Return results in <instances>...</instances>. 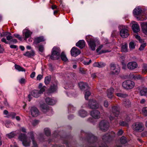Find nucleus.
Returning <instances> with one entry per match:
<instances>
[{
  "instance_id": "nucleus-17",
  "label": "nucleus",
  "mask_w": 147,
  "mask_h": 147,
  "mask_svg": "<svg viewBox=\"0 0 147 147\" xmlns=\"http://www.w3.org/2000/svg\"><path fill=\"white\" fill-rule=\"evenodd\" d=\"M31 114L33 117H36L39 115V111L36 107H32L30 109Z\"/></svg>"
},
{
  "instance_id": "nucleus-29",
  "label": "nucleus",
  "mask_w": 147,
  "mask_h": 147,
  "mask_svg": "<svg viewBox=\"0 0 147 147\" xmlns=\"http://www.w3.org/2000/svg\"><path fill=\"white\" fill-rule=\"evenodd\" d=\"M132 29L133 31L136 33L140 31V27L137 23L133 24L132 26Z\"/></svg>"
},
{
  "instance_id": "nucleus-2",
  "label": "nucleus",
  "mask_w": 147,
  "mask_h": 147,
  "mask_svg": "<svg viewBox=\"0 0 147 147\" xmlns=\"http://www.w3.org/2000/svg\"><path fill=\"white\" fill-rule=\"evenodd\" d=\"M132 128L136 132H140L144 130V125L142 123L136 122L133 124Z\"/></svg>"
},
{
  "instance_id": "nucleus-36",
  "label": "nucleus",
  "mask_w": 147,
  "mask_h": 147,
  "mask_svg": "<svg viewBox=\"0 0 147 147\" xmlns=\"http://www.w3.org/2000/svg\"><path fill=\"white\" fill-rule=\"evenodd\" d=\"M123 104L127 108L131 106V102L129 100H125L123 101Z\"/></svg>"
},
{
  "instance_id": "nucleus-54",
  "label": "nucleus",
  "mask_w": 147,
  "mask_h": 147,
  "mask_svg": "<svg viewBox=\"0 0 147 147\" xmlns=\"http://www.w3.org/2000/svg\"><path fill=\"white\" fill-rule=\"evenodd\" d=\"M146 43H143L142 44L140 47L139 48V49L140 51H142L143 50L144 48L146 46Z\"/></svg>"
},
{
  "instance_id": "nucleus-60",
  "label": "nucleus",
  "mask_w": 147,
  "mask_h": 147,
  "mask_svg": "<svg viewBox=\"0 0 147 147\" xmlns=\"http://www.w3.org/2000/svg\"><path fill=\"white\" fill-rule=\"evenodd\" d=\"M141 78V76L140 75H135V77L134 78V80H139Z\"/></svg>"
},
{
  "instance_id": "nucleus-16",
  "label": "nucleus",
  "mask_w": 147,
  "mask_h": 147,
  "mask_svg": "<svg viewBox=\"0 0 147 147\" xmlns=\"http://www.w3.org/2000/svg\"><path fill=\"white\" fill-rule=\"evenodd\" d=\"M104 46L105 45H100L96 50V52L98 53L99 54H101L110 52L111 51V50H102L100 51Z\"/></svg>"
},
{
  "instance_id": "nucleus-22",
  "label": "nucleus",
  "mask_w": 147,
  "mask_h": 147,
  "mask_svg": "<svg viewBox=\"0 0 147 147\" xmlns=\"http://www.w3.org/2000/svg\"><path fill=\"white\" fill-rule=\"evenodd\" d=\"M95 42L96 41L94 40L93 41H91L88 42V45L89 47L92 51L95 50V47L96 46Z\"/></svg>"
},
{
  "instance_id": "nucleus-11",
  "label": "nucleus",
  "mask_w": 147,
  "mask_h": 147,
  "mask_svg": "<svg viewBox=\"0 0 147 147\" xmlns=\"http://www.w3.org/2000/svg\"><path fill=\"white\" fill-rule=\"evenodd\" d=\"M40 93L38 90H35L32 91L28 96L29 101H30L32 99V96L35 98H37L40 96Z\"/></svg>"
},
{
  "instance_id": "nucleus-24",
  "label": "nucleus",
  "mask_w": 147,
  "mask_h": 147,
  "mask_svg": "<svg viewBox=\"0 0 147 147\" xmlns=\"http://www.w3.org/2000/svg\"><path fill=\"white\" fill-rule=\"evenodd\" d=\"M47 104L50 105H53L55 104L56 101L54 100L51 99L49 97L45 99Z\"/></svg>"
},
{
  "instance_id": "nucleus-28",
  "label": "nucleus",
  "mask_w": 147,
  "mask_h": 147,
  "mask_svg": "<svg viewBox=\"0 0 147 147\" xmlns=\"http://www.w3.org/2000/svg\"><path fill=\"white\" fill-rule=\"evenodd\" d=\"M23 55L28 57H31L34 56L35 52L33 50H32L30 51H27Z\"/></svg>"
},
{
  "instance_id": "nucleus-56",
  "label": "nucleus",
  "mask_w": 147,
  "mask_h": 147,
  "mask_svg": "<svg viewBox=\"0 0 147 147\" xmlns=\"http://www.w3.org/2000/svg\"><path fill=\"white\" fill-rule=\"evenodd\" d=\"M6 38L7 40H11L13 38V37L11 36V34H8L6 36Z\"/></svg>"
},
{
  "instance_id": "nucleus-47",
  "label": "nucleus",
  "mask_w": 147,
  "mask_h": 147,
  "mask_svg": "<svg viewBox=\"0 0 147 147\" xmlns=\"http://www.w3.org/2000/svg\"><path fill=\"white\" fill-rule=\"evenodd\" d=\"M147 72V65L146 64H144L142 67V72L145 74Z\"/></svg>"
},
{
  "instance_id": "nucleus-40",
  "label": "nucleus",
  "mask_w": 147,
  "mask_h": 147,
  "mask_svg": "<svg viewBox=\"0 0 147 147\" xmlns=\"http://www.w3.org/2000/svg\"><path fill=\"white\" fill-rule=\"evenodd\" d=\"M86 39L87 41L88 42H88L89 41H93L95 40L90 35H88L86 36Z\"/></svg>"
},
{
  "instance_id": "nucleus-32",
  "label": "nucleus",
  "mask_w": 147,
  "mask_h": 147,
  "mask_svg": "<svg viewBox=\"0 0 147 147\" xmlns=\"http://www.w3.org/2000/svg\"><path fill=\"white\" fill-rule=\"evenodd\" d=\"M88 138H89V140L90 142L92 141L93 142H94L97 140V138L93 135L92 134H89L88 136Z\"/></svg>"
},
{
  "instance_id": "nucleus-55",
  "label": "nucleus",
  "mask_w": 147,
  "mask_h": 147,
  "mask_svg": "<svg viewBox=\"0 0 147 147\" xmlns=\"http://www.w3.org/2000/svg\"><path fill=\"white\" fill-rule=\"evenodd\" d=\"M26 82L25 79L24 78H22L19 80L20 83L21 84H24Z\"/></svg>"
},
{
  "instance_id": "nucleus-4",
  "label": "nucleus",
  "mask_w": 147,
  "mask_h": 147,
  "mask_svg": "<svg viewBox=\"0 0 147 147\" xmlns=\"http://www.w3.org/2000/svg\"><path fill=\"white\" fill-rule=\"evenodd\" d=\"M112 113H110V115L109 116V118L111 121L114 120L115 117H117L119 113V109L117 107L114 106L112 107Z\"/></svg>"
},
{
  "instance_id": "nucleus-37",
  "label": "nucleus",
  "mask_w": 147,
  "mask_h": 147,
  "mask_svg": "<svg viewBox=\"0 0 147 147\" xmlns=\"http://www.w3.org/2000/svg\"><path fill=\"white\" fill-rule=\"evenodd\" d=\"M32 32L29 30H27L25 33V40H26L31 35Z\"/></svg>"
},
{
  "instance_id": "nucleus-39",
  "label": "nucleus",
  "mask_w": 147,
  "mask_h": 147,
  "mask_svg": "<svg viewBox=\"0 0 147 147\" xmlns=\"http://www.w3.org/2000/svg\"><path fill=\"white\" fill-rule=\"evenodd\" d=\"M57 89V87L56 86L53 85L51 86L50 88V92H53L55 91Z\"/></svg>"
},
{
  "instance_id": "nucleus-19",
  "label": "nucleus",
  "mask_w": 147,
  "mask_h": 147,
  "mask_svg": "<svg viewBox=\"0 0 147 147\" xmlns=\"http://www.w3.org/2000/svg\"><path fill=\"white\" fill-rule=\"evenodd\" d=\"M127 67L129 69H133L136 68L138 67V65L135 62H131L128 63Z\"/></svg>"
},
{
  "instance_id": "nucleus-61",
  "label": "nucleus",
  "mask_w": 147,
  "mask_h": 147,
  "mask_svg": "<svg viewBox=\"0 0 147 147\" xmlns=\"http://www.w3.org/2000/svg\"><path fill=\"white\" fill-rule=\"evenodd\" d=\"M14 36L16 38H18L19 40H22V38L19 35L17 34H14Z\"/></svg>"
},
{
  "instance_id": "nucleus-31",
  "label": "nucleus",
  "mask_w": 147,
  "mask_h": 147,
  "mask_svg": "<svg viewBox=\"0 0 147 147\" xmlns=\"http://www.w3.org/2000/svg\"><path fill=\"white\" fill-rule=\"evenodd\" d=\"M79 115L81 117H86L87 115V112L84 110L82 109L80 110L78 112Z\"/></svg>"
},
{
  "instance_id": "nucleus-26",
  "label": "nucleus",
  "mask_w": 147,
  "mask_h": 147,
  "mask_svg": "<svg viewBox=\"0 0 147 147\" xmlns=\"http://www.w3.org/2000/svg\"><path fill=\"white\" fill-rule=\"evenodd\" d=\"M76 45L80 49H82L85 46V42L84 40H80L76 43Z\"/></svg>"
},
{
  "instance_id": "nucleus-13",
  "label": "nucleus",
  "mask_w": 147,
  "mask_h": 147,
  "mask_svg": "<svg viewBox=\"0 0 147 147\" xmlns=\"http://www.w3.org/2000/svg\"><path fill=\"white\" fill-rule=\"evenodd\" d=\"M45 39L42 36L36 37L34 38L33 44L36 47L37 45L40 42L45 41Z\"/></svg>"
},
{
  "instance_id": "nucleus-10",
  "label": "nucleus",
  "mask_w": 147,
  "mask_h": 147,
  "mask_svg": "<svg viewBox=\"0 0 147 147\" xmlns=\"http://www.w3.org/2000/svg\"><path fill=\"white\" fill-rule=\"evenodd\" d=\"M142 11V10L140 7H136L134 10L133 13L134 16L138 19V20H142V19H140L137 17V16L139 15Z\"/></svg>"
},
{
  "instance_id": "nucleus-3",
  "label": "nucleus",
  "mask_w": 147,
  "mask_h": 147,
  "mask_svg": "<svg viewBox=\"0 0 147 147\" xmlns=\"http://www.w3.org/2000/svg\"><path fill=\"white\" fill-rule=\"evenodd\" d=\"M19 140L22 142L23 145L26 147L29 146L30 141L29 140L27 139L26 134H21L19 137Z\"/></svg>"
},
{
  "instance_id": "nucleus-41",
  "label": "nucleus",
  "mask_w": 147,
  "mask_h": 147,
  "mask_svg": "<svg viewBox=\"0 0 147 147\" xmlns=\"http://www.w3.org/2000/svg\"><path fill=\"white\" fill-rule=\"evenodd\" d=\"M16 115L15 113L12 112L9 113L8 115L6 116L7 118H9L11 117L12 119L15 118V116Z\"/></svg>"
},
{
  "instance_id": "nucleus-6",
  "label": "nucleus",
  "mask_w": 147,
  "mask_h": 147,
  "mask_svg": "<svg viewBox=\"0 0 147 147\" xmlns=\"http://www.w3.org/2000/svg\"><path fill=\"white\" fill-rule=\"evenodd\" d=\"M109 127V123L106 120H102L99 123V128L102 131H106L108 130Z\"/></svg>"
},
{
  "instance_id": "nucleus-58",
  "label": "nucleus",
  "mask_w": 147,
  "mask_h": 147,
  "mask_svg": "<svg viewBox=\"0 0 147 147\" xmlns=\"http://www.w3.org/2000/svg\"><path fill=\"white\" fill-rule=\"evenodd\" d=\"M135 75L134 73H131L129 75V78L132 79H134Z\"/></svg>"
},
{
  "instance_id": "nucleus-33",
  "label": "nucleus",
  "mask_w": 147,
  "mask_h": 147,
  "mask_svg": "<svg viewBox=\"0 0 147 147\" xmlns=\"http://www.w3.org/2000/svg\"><path fill=\"white\" fill-rule=\"evenodd\" d=\"M42 111L44 113L46 112L49 110V107L47 105L44 104L41 106Z\"/></svg>"
},
{
  "instance_id": "nucleus-45",
  "label": "nucleus",
  "mask_w": 147,
  "mask_h": 147,
  "mask_svg": "<svg viewBox=\"0 0 147 147\" xmlns=\"http://www.w3.org/2000/svg\"><path fill=\"white\" fill-rule=\"evenodd\" d=\"M73 86V84L71 83H67L65 85V89H68V88H72Z\"/></svg>"
},
{
  "instance_id": "nucleus-12",
  "label": "nucleus",
  "mask_w": 147,
  "mask_h": 147,
  "mask_svg": "<svg viewBox=\"0 0 147 147\" xmlns=\"http://www.w3.org/2000/svg\"><path fill=\"white\" fill-rule=\"evenodd\" d=\"M91 115L95 119H98L100 117V111L97 110L92 111L90 112Z\"/></svg>"
},
{
  "instance_id": "nucleus-5",
  "label": "nucleus",
  "mask_w": 147,
  "mask_h": 147,
  "mask_svg": "<svg viewBox=\"0 0 147 147\" xmlns=\"http://www.w3.org/2000/svg\"><path fill=\"white\" fill-rule=\"evenodd\" d=\"M112 133L113 134V136H111L109 134H107L106 135H104L102 137V139L104 142H105V144L103 145L102 144V146H100L99 147H107L106 142H109L113 138V137L115 136L114 133V132H112Z\"/></svg>"
},
{
  "instance_id": "nucleus-8",
  "label": "nucleus",
  "mask_w": 147,
  "mask_h": 147,
  "mask_svg": "<svg viewBox=\"0 0 147 147\" xmlns=\"http://www.w3.org/2000/svg\"><path fill=\"white\" fill-rule=\"evenodd\" d=\"M88 107L90 109H96L99 107V105L98 102L95 100L92 99L89 101Z\"/></svg>"
},
{
  "instance_id": "nucleus-44",
  "label": "nucleus",
  "mask_w": 147,
  "mask_h": 147,
  "mask_svg": "<svg viewBox=\"0 0 147 147\" xmlns=\"http://www.w3.org/2000/svg\"><path fill=\"white\" fill-rule=\"evenodd\" d=\"M129 45L130 49H133L135 48L136 44L134 42L132 41L129 43Z\"/></svg>"
},
{
  "instance_id": "nucleus-48",
  "label": "nucleus",
  "mask_w": 147,
  "mask_h": 147,
  "mask_svg": "<svg viewBox=\"0 0 147 147\" xmlns=\"http://www.w3.org/2000/svg\"><path fill=\"white\" fill-rule=\"evenodd\" d=\"M142 113L145 116L147 115V107H144L143 108Z\"/></svg>"
},
{
  "instance_id": "nucleus-53",
  "label": "nucleus",
  "mask_w": 147,
  "mask_h": 147,
  "mask_svg": "<svg viewBox=\"0 0 147 147\" xmlns=\"http://www.w3.org/2000/svg\"><path fill=\"white\" fill-rule=\"evenodd\" d=\"M38 50L39 51L42 52L44 50V46L42 45H40L38 47Z\"/></svg>"
},
{
  "instance_id": "nucleus-34",
  "label": "nucleus",
  "mask_w": 147,
  "mask_h": 147,
  "mask_svg": "<svg viewBox=\"0 0 147 147\" xmlns=\"http://www.w3.org/2000/svg\"><path fill=\"white\" fill-rule=\"evenodd\" d=\"M15 68L16 69L18 70L19 71L25 72L26 71L25 69L24 68L18 65L15 64Z\"/></svg>"
},
{
  "instance_id": "nucleus-15",
  "label": "nucleus",
  "mask_w": 147,
  "mask_h": 147,
  "mask_svg": "<svg viewBox=\"0 0 147 147\" xmlns=\"http://www.w3.org/2000/svg\"><path fill=\"white\" fill-rule=\"evenodd\" d=\"M71 55L74 57H76L80 53V51L75 47H73L71 50Z\"/></svg>"
},
{
  "instance_id": "nucleus-1",
  "label": "nucleus",
  "mask_w": 147,
  "mask_h": 147,
  "mask_svg": "<svg viewBox=\"0 0 147 147\" xmlns=\"http://www.w3.org/2000/svg\"><path fill=\"white\" fill-rule=\"evenodd\" d=\"M61 50L59 48L55 47L52 50L51 55L50 58L53 60L57 59L59 58Z\"/></svg>"
},
{
  "instance_id": "nucleus-27",
  "label": "nucleus",
  "mask_w": 147,
  "mask_h": 147,
  "mask_svg": "<svg viewBox=\"0 0 147 147\" xmlns=\"http://www.w3.org/2000/svg\"><path fill=\"white\" fill-rule=\"evenodd\" d=\"M30 136L32 140L33 146L32 147H38L37 144L34 140V134L33 132L30 133Z\"/></svg>"
},
{
  "instance_id": "nucleus-35",
  "label": "nucleus",
  "mask_w": 147,
  "mask_h": 147,
  "mask_svg": "<svg viewBox=\"0 0 147 147\" xmlns=\"http://www.w3.org/2000/svg\"><path fill=\"white\" fill-rule=\"evenodd\" d=\"M140 94L141 96H147V88H144L140 90Z\"/></svg>"
},
{
  "instance_id": "nucleus-52",
  "label": "nucleus",
  "mask_w": 147,
  "mask_h": 147,
  "mask_svg": "<svg viewBox=\"0 0 147 147\" xmlns=\"http://www.w3.org/2000/svg\"><path fill=\"white\" fill-rule=\"evenodd\" d=\"M68 109L70 112H72L75 110V108L72 105H70L68 107Z\"/></svg>"
},
{
  "instance_id": "nucleus-9",
  "label": "nucleus",
  "mask_w": 147,
  "mask_h": 147,
  "mask_svg": "<svg viewBox=\"0 0 147 147\" xmlns=\"http://www.w3.org/2000/svg\"><path fill=\"white\" fill-rule=\"evenodd\" d=\"M111 71L113 74H118L120 71V67L118 65L111 63L110 65Z\"/></svg>"
},
{
  "instance_id": "nucleus-59",
  "label": "nucleus",
  "mask_w": 147,
  "mask_h": 147,
  "mask_svg": "<svg viewBox=\"0 0 147 147\" xmlns=\"http://www.w3.org/2000/svg\"><path fill=\"white\" fill-rule=\"evenodd\" d=\"M42 78L43 76L42 75L39 74L36 77V80H40Z\"/></svg>"
},
{
  "instance_id": "nucleus-30",
  "label": "nucleus",
  "mask_w": 147,
  "mask_h": 147,
  "mask_svg": "<svg viewBox=\"0 0 147 147\" xmlns=\"http://www.w3.org/2000/svg\"><path fill=\"white\" fill-rule=\"evenodd\" d=\"M121 51L122 52H126L127 51V45L126 43H123L122 44Z\"/></svg>"
},
{
  "instance_id": "nucleus-49",
  "label": "nucleus",
  "mask_w": 147,
  "mask_h": 147,
  "mask_svg": "<svg viewBox=\"0 0 147 147\" xmlns=\"http://www.w3.org/2000/svg\"><path fill=\"white\" fill-rule=\"evenodd\" d=\"M7 136H8L9 138L10 139L13 138L15 136V134L13 132L7 134Z\"/></svg>"
},
{
  "instance_id": "nucleus-23",
  "label": "nucleus",
  "mask_w": 147,
  "mask_h": 147,
  "mask_svg": "<svg viewBox=\"0 0 147 147\" xmlns=\"http://www.w3.org/2000/svg\"><path fill=\"white\" fill-rule=\"evenodd\" d=\"M78 84L81 90H84L85 88L87 89L88 88V84L86 83L81 82L79 83Z\"/></svg>"
},
{
  "instance_id": "nucleus-57",
  "label": "nucleus",
  "mask_w": 147,
  "mask_h": 147,
  "mask_svg": "<svg viewBox=\"0 0 147 147\" xmlns=\"http://www.w3.org/2000/svg\"><path fill=\"white\" fill-rule=\"evenodd\" d=\"M45 86H43V87L39 91V92L40 93V94H41L42 93L44 92L45 91Z\"/></svg>"
},
{
  "instance_id": "nucleus-38",
  "label": "nucleus",
  "mask_w": 147,
  "mask_h": 147,
  "mask_svg": "<svg viewBox=\"0 0 147 147\" xmlns=\"http://www.w3.org/2000/svg\"><path fill=\"white\" fill-rule=\"evenodd\" d=\"M61 58L62 60L63 61L66 62L68 60V59H67L66 55L63 52H62L61 53Z\"/></svg>"
},
{
  "instance_id": "nucleus-7",
  "label": "nucleus",
  "mask_w": 147,
  "mask_h": 147,
  "mask_svg": "<svg viewBox=\"0 0 147 147\" xmlns=\"http://www.w3.org/2000/svg\"><path fill=\"white\" fill-rule=\"evenodd\" d=\"M122 86L125 88L129 89L132 88L135 86L134 82L131 80L124 81L122 84Z\"/></svg>"
},
{
  "instance_id": "nucleus-63",
  "label": "nucleus",
  "mask_w": 147,
  "mask_h": 147,
  "mask_svg": "<svg viewBox=\"0 0 147 147\" xmlns=\"http://www.w3.org/2000/svg\"><path fill=\"white\" fill-rule=\"evenodd\" d=\"M18 42L17 40L15 39H11L10 40V42L9 43V44H10L11 43H16Z\"/></svg>"
},
{
  "instance_id": "nucleus-62",
  "label": "nucleus",
  "mask_w": 147,
  "mask_h": 147,
  "mask_svg": "<svg viewBox=\"0 0 147 147\" xmlns=\"http://www.w3.org/2000/svg\"><path fill=\"white\" fill-rule=\"evenodd\" d=\"M92 61L91 59L89 60L88 61H84V64L85 65H89L91 63Z\"/></svg>"
},
{
  "instance_id": "nucleus-25",
  "label": "nucleus",
  "mask_w": 147,
  "mask_h": 147,
  "mask_svg": "<svg viewBox=\"0 0 147 147\" xmlns=\"http://www.w3.org/2000/svg\"><path fill=\"white\" fill-rule=\"evenodd\" d=\"M114 89L112 88L108 89L107 92V96L109 98H111L113 96Z\"/></svg>"
},
{
  "instance_id": "nucleus-20",
  "label": "nucleus",
  "mask_w": 147,
  "mask_h": 147,
  "mask_svg": "<svg viewBox=\"0 0 147 147\" xmlns=\"http://www.w3.org/2000/svg\"><path fill=\"white\" fill-rule=\"evenodd\" d=\"M126 121H120L119 124L121 126L124 127H128L129 126L128 122L130 120V118L129 117H127Z\"/></svg>"
},
{
  "instance_id": "nucleus-42",
  "label": "nucleus",
  "mask_w": 147,
  "mask_h": 147,
  "mask_svg": "<svg viewBox=\"0 0 147 147\" xmlns=\"http://www.w3.org/2000/svg\"><path fill=\"white\" fill-rule=\"evenodd\" d=\"M44 132L45 135L47 136H49L51 134V131L50 129L47 128H45L44 129Z\"/></svg>"
},
{
  "instance_id": "nucleus-51",
  "label": "nucleus",
  "mask_w": 147,
  "mask_h": 147,
  "mask_svg": "<svg viewBox=\"0 0 147 147\" xmlns=\"http://www.w3.org/2000/svg\"><path fill=\"white\" fill-rule=\"evenodd\" d=\"M117 96L122 97H125L127 96V95L125 94H123L121 93H117L116 94Z\"/></svg>"
},
{
  "instance_id": "nucleus-14",
  "label": "nucleus",
  "mask_w": 147,
  "mask_h": 147,
  "mask_svg": "<svg viewBox=\"0 0 147 147\" xmlns=\"http://www.w3.org/2000/svg\"><path fill=\"white\" fill-rule=\"evenodd\" d=\"M120 34L121 37L123 38L127 37L129 35V31L126 28H122L120 31Z\"/></svg>"
},
{
  "instance_id": "nucleus-43",
  "label": "nucleus",
  "mask_w": 147,
  "mask_h": 147,
  "mask_svg": "<svg viewBox=\"0 0 147 147\" xmlns=\"http://www.w3.org/2000/svg\"><path fill=\"white\" fill-rule=\"evenodd\" d=\"M51 80L50 77L47 76L45 77V82L46 84H49Z\"/></svg>"
},
{
  "instance_id": "nucleus-21",
  "label": "nucleus",
  "mask_w": 147,
  "mask_h": 147,
  "mask_svg": "<svg viewBox=\"0 0 147 147\" xmlns=\"http://www.w3.org/2000/svg\"><path fill=\"white\" fill-rule=\"evenodd\" d=\"M106 65L105 63L102 62H95L93 64V66L94 67H97L99 68L104 67Z\"/></svg>"
},
{
  "instance_id": "nucleus-46",
  "label": "nucleus",
  "mask_w": 147,
  "mask_h": 147,
  "mask_svg": "<svg viewBox=\"0 0 147 147\" xmlns=\"http://www.w3.org/2000/svg\"><path fill=\"white\" fill-rule=\"evenodd\" d=\"M120 142L122 144L126 143L127 142L126 138L123 136L121 137L120 139Z\"/></svg>"
},
{
  "instance_id": "nucleus-64",
  "label": "nucleus",
  "mask_w": 147,
  "mask_h": 147,
  "mask_svg": "<svg viewBox=\"0 0 147 147\" xmlns=\"http://www.w3.org/2000/svg\"><path fill=\"white\" fill-rule=\"evenodd\" d=\"M135 38L137 39L140 42H142V40L141 39L140 37V36L138 35H136L135 36Z\"/></svg>"
},
{
  "instance_id": "nucleus-50",
  "label": "nucleus",
  "mask_w": 147,
  "mask_h": 147,
  "mask_svg": "<svg viewBox=\"0 0 147 147\" xmlns=\"http://www.w3.org/2000/svg\"><path fill=\"white\" fill-rule=\"evenodd\" d=\"M91 93L89 91H87L85 92V98L86 100L88 99V97L90 95Z\"/></svg>"
},
{
  "instance_id": "nucleus-18",
  "label": "nucleus",
  "mask_w": 147,
  "mask_h": 147,
  "mask_svg": "<svg viewBox=\"0 0 147 147\" xmlns=\"http://www.w3.org/2000/svg\"><path fill=\"white\" fill-rule=\"evenodd\" d=\"M140 26L143 32L147 35V22H141Z\"/></svg>"
}]
</instances>
